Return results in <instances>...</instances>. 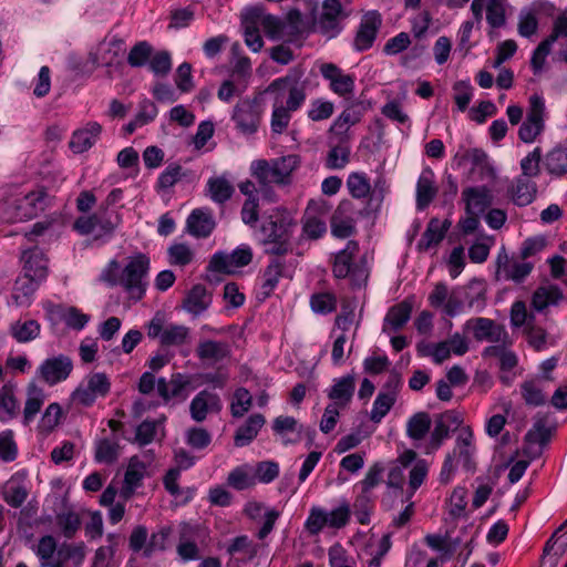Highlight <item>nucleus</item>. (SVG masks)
Segmentation results:
<instances>
[{
  "label": "nucleus",
  "mask_w": 567,
  "mask_h": 567,
  "mask_svg": "<svg viewBox=\"0 0 567 567\" xmlns=\"http://www.w3.org/2000/svg\"><path fill=\"white\" fill-rule=\"evenodd\" d=\"M303 70L292 68L285 76L275 79L267 87L268 93H275L270 130L274 135H281L288 128L292 113L299 111L306 103V85L300 83Z\"/></svg>",
  "instance_id": "1"
},
{
  "label": "nucleus",
  "mask_w": 567,
  "mask_h": 567,
  "mask_svg": "<svg viewBox=\"0 0 567 567\" xmlns=\"http://www.w3.org/2000/svg\"><path fill=\"white\" fill-rule=\"evenodd\" d=\"M148 270L150 258L142 252L130 257L128 262L122 269V287L131 299L140 301L145 296Z\"/></svg>",
  "instance_id": "2"
},
{
  "label": "nucleus",
  "mask_w": 567,
  "mask_h": 567,
  "mask_svg": "<svg viewBox=\"0 0 567 567\" xmlns=\"http://www.w3.org/2000/svg\"><path fill=\"white\" fill-rule=\"evenodd\" d=\"M370 216L369 208H359L352 200L343 199L330 218L331 234L336 238H349L357 231V220Z\"/></svg>",
  "instance_id": "3"
},
{
  "label": "nucleus",
  "mask_w": 567,
  "mask_h": 567,
  "mask_svg": "<svg viewBox=\"0 0 567 567\" xmlns=\"http://www.w3.org/2000/svg\"><path fill=\"white\" fill-rule=\"evenodd\" d=\"M53 196L42 186H38L12 203V220H29L38 217L53 204Z\"/></svg>",
  "instance_id": "4"
},
{
  "label": "nucleus",
  "mask_w": 567,
  "mask_h": 567,
  "mask_svg": "<svg viewBox=\"0 0 567 567\" xmlns=\"http://www.w3.org/2000/svg\"><path fill=\"white\" fill-rule=\"evenodd\" d=\"M118 224V215L110 212L107 208H104L103 204L96 213L90 216L78 217L74 221L73 228L80 235L85 236L95 234V238H101L103 236H111Z\"/></svg>",
  "instance_id": "5"
},
{
  "label": "nucleus",
  "mask_w": 567,
  "mask_h": 567,
  "mask_svg": "<svg viewBox=\"0 0 567 567\" xmlns=\"http://www.w3.org/2000/svg\"><path fill=\"white\" fill-rule=\"evenodd\" d=\"M264 105L259 97H245L234 106L231 120L235 127L245 135L255 134L261 123Z\"/></svg>",
  "instance_id": "6"
},
{
  "label": "nucleus",
  "mask_w": 567,
  "mask_h": 567,
  "mask_svg": "<svg viewBox=\"0 0 567 567\" xmlns=\"http://www.w3.org/2000/svg\"><path fill=\"white\" fill-rule=\"evenodd\" d=\"M110 390L111 381L105 373H90L73 391L72 400L83 406H91L97 398H105Z\"/></svg>",
  "instance_id": "7"
},
{
  "label": "nucleus",
  "mask_w": 567,
  "mask_h": 567,
  "mask_svg": "<svg viewBox=\"0 0 567 567\" xmlns=\"http://www.w3.org/2000/svg\"><path fill=\"white\" fill-rule=\"evenodd\" d=\"M296 268V260L290 258H270L260 276V293L266 299L271 296L281 278L291 279Z\"/></svg>",
  "instance_id": "8"
},
{
  "label": "nucleus",
  "mask_w": 567,
  "mask_h": 567,
  "mask_svg": "<svg viewBox=\"0 0 567 567\" xmlns=\"http://www.w3.org/2000/svg\"><path fill=\"white\" fill-rule=\"evenodd\" d=\"M346 185L352 198L363 200L361 208H369L370 215L379 210L383 195L377 196V190H372L370 179L365 173L353 172L349 174Z\"/></svg>",
  "instance_id": "9"
},
{
  "label": "nucleus",
  "mask_w": 567,
  "mask_h": 567,
  "mask_svg": "<svg viewBox=\"0 0 567 567\" xmlns=\"http://www.w3.org/2000/svg\"><path fill=\"white\" fill-rule=\"evenodd\" d=\"M534 269V265L529 261H519L509 257L503 248L496 258L495 280H511L516 284L523 282Z\"/></svg>",
  "instance_id": "10"
},
{
  "label": "nucleus",
  "mask_w": 567,
  "mask_h": 567,
  "mask_svg": "<svg viewBox=\"0 0 567 567\" xmlns=\"http://www.w3.org/2000/svg\"><path fill=\"white\" fill-rule=\"evenodd\" d=\"M545 101L542 96L533 94L529 97V107L526 121L518 130V136L524 143H533L544 131Z\"/></svg>",
  "instance_id": "11"
},
{
  "label": "nucleus",
  "mask_w": 567,
  "mask_h": 567,
  "mask_svg": "<svg viewBox=\"0 0 567 567\" xmlns=\"http://www.w3.org/2000/svg\"><path fill=\"white\" fill-rule=\"evenodd\" d=\"M463 413L458 410H447L436 414L434 417V429L431 432L430 447L439 450L452 432L463 427Z\"/></svg>",
  "instance_id": "12"
},
{
  "label": "nucleus",
  "mask_w": 567,
  "mask_h": 567,
  "mask_svg": "<svg viewBox=\"0 0 567 567\" xmlns=\"http://www.w3.org/2000/svg\"><path fill=\"white\" fill-rule=\"evenodd\" d=\"M465 327L472 329L473 338L477 342H505L507 332L504 324L485 317H476L466 321Z\"/></svg>",
  "instance_id": "13"
},
{
  "label": "nucleus",
  "mask_w": 567,
  "mask_h": 567,
  "mask_svg": "<svg viewBox=\"0 0 567 567\" xmlns=\"http://www.w3.org/2000/svg\"><path fill=\"white\" fill-rule=\"evenodd\" d=\"M381 25L382 17L378 11L372 10L364 13L353 40V49L358 52H364L372 48Z\"/></svg>",
  "instance_id": "14"
},
{
  "label": "nucleus",
  "mask_w": 567,
  "mask_h": 567,
  "mask_svg": "<svg viewBox=\"0 0 567 567\" xmlns=\"http://www.w3.org/2000/svg\"><path fill=\"white\" fill-rule=\"evenodd\" d=\"M73 370L72 360L63 354L44 360L37 370L38 377L49 385L66 380Z\"/></svg>",
  "instance_id": "15"
},
{
  "label": "nucleus",
  "mask_w": 567,
  "mask_h": 567,
  "mask_svg": "<svg viewBox=\"0 0 567 567\" xmlns=\"http://www.w3.org/2000/svg\"><path fill=\"white\" fill-rule=\"evenodd\" d=\"M45 315L52 324H56L60 321L73 330H82L90 321V316L83 313L76 307H64L62 305H55L48 302L44 306Z\"/></svg>",
  "instance_id": "16"
},
{
  "label": "nucleus",
  "mask_w": 567,
  "mask_h": 567,
  "mask_svg": "<svg viewBox=\"0 0 567 567\" xmlns=\"http://www.w3.org/2000/svg\"><path fill=\"white\" fill-rule=\"evenodd\" d=\"M348 16L349 12L342 8V0H324L317 27L322 34L334 37L341 31L340 22Z\"/></svg>",
  "instance_id": "17"
},
{
  "label": "nucleus",
  "mask_w": 567,
  "mask_h": 567,
  "mask_svg": "<svg viewBox=\"0 0 567 567\" xmlns=\"http://www.w3.org/2000/svg\"><path fill=\"white\" fill-rule=\"evenodd\" d=\"M296 226L287 213H277L261 226L264 241H290L292 228Z\"/></svg>",
  "instance_id": "18"
},
{
  "label": "nucleus",
  "mask_w": 567,
  "mask_h": 567,
  "mask_svg": "<svg viewBox=\"0 0 567 567\" xmlns=\"http://www.w3.org/2000/svg\"><path fill=\"white\" fill-rule=\"evenodd\" d=\"M476 447L474 444V434L471 426H463L456 437L455 446L452 451L454 458L457 457L462 466L468 471L474 472L476 468L475 462Z\"/></svg>",
  "instance_id": "19"
},
{
  "label": "nucleus",
  "mask_w": 567,
  "mask_h": 567,
  "mask_svg": "<svg viewBox=\"0 0 567 567\" xmlns=\"http://www.w3.org/2000/svg\"><path fill=\"white\" fill-rule=\"evenodd\" d=\"M252 176L258 183V193H261L268 202L275 200L272 184H282L275 173V167L266 159L255 161L251 164Z\"/></svg>",
  "instance_id": "20"
},
{
  "label": "nucleus",
  "mask_w": 567,
  "mask_h": 567,
  "mask_svg": "<svg viewBox=\"0 0 567 567\" xmlns=\"http://www.w3.org/2000/svg\"><path fill=\"white\" fill-rule=\"evenodd\" d=\"M321 75L329 81L330 90L339 96H347L353 93L354 75L346 74L333 63H323L320 66Z\"/></svg>",
  "instance_id": "21"
},
{
  "label": "nucleus",
  "mask_w": 567,
  "mask_h": 567,
  "mask_svg": "<svg viewBox=\"0 0 567 567\" xmlns=\"http://www.w3.org/2000/svg\"><path fill=\"white\" fill-rule=\"evenodd\" d=\"M221 409L223 403L219 395L208 390L198 392L189 404L190 416L196 422H203L208 413H218Z\"/></svg>",
  "instance_id": "22"
},
{
  "label": "nucleus",
  "mask_w": 567,
  "mask_h": 567,
  "mask_svg": "<svg viewBox=\"0 0 567 567\" xmlns=\"http://www.w3.org/2000/svg\"><path fill=\"white\" fill-rule=\"evenodd\" d=\"M186 227L192 236L207 238L215 229L216 223L208 208H196L189 214Z\"/></svg>",
  "instance_id": "23"
},
{
  "label": "nucleus",
  "mask_w": 567,
  "mask_h": 567,
  "mask_svg": "<svg viewBox=\"0 0 567 567\" xmlns=\"http://www.w3.org/2000/svg\"><path fill=\"white\" fill-rule=\"evenodd\" d=\"M102 125L97 122H89L84 127L73 132L69 143L74 153H84L89 151L100 138Z\"/></svg>",
  "instance_id": "24"
},
{
  "label": "nucleus",
  "mask_w": 567,
  "mask_h": 567,
  "mask_svg": "<svg viewBox=\"0 0 567 567\" xmlns=\"http://www.w3.org/2000/svg\"><path fill=\"white\" fill-rule=\"evenodd\" d=\"M179 543L176 547L178 556L184 560H195L199 558V549L196 544L197 527L182 523L179 525Z\"/></svg>",
  "instance_id": "25"
},
{
  "label": "nucleus",
  "mask_w": 567,
  "mask_h": 567,
  "mask_svg": "<svg viewBox=\"0 0 567 567\" xmlns=\"http://www.w3.org/2000/svg\"><path fill=\"white\" fill-rule=\"evenodd\" d=\"M23 275L32 276L44 280L48 276V265L44 254L38 247L27 249L22 252Z\"/></svg>",
  "instance_id": "26"
},
{
  "label": "nucleus",
  "mask_w": 567,
  "mask_h": 567,
  "mask_svg": "<svg viewBox=\"0 0 567 567\" xmlns=\"http://www.w3.org/2000/svg\"><path fill=\"white\" fill-rule=\"evenodd\" d=\"M359 251V244L355 240H349L344 249L334 256L332 272L338 279L347 278L354 271L353 259Z\"/></svg>",
  "instance_id": "27"
},
{
  "label": "nucleus",
  "mask_w": 567,
  "mask_h": 567,
  "mask_svg": "<svg viewBox=\"0 0 567 567\" xmlns=\"http://www.w3.org/2000/svg\"><path fill=\"white\" fill-rule=\"evenodd\" d=\"M450 227L451 221L449 219H445L443 223L439 218L430 219L426 229L417 243V249L420 251H427L432 247L437 246L444 239Z\"/></svg>",
  "instance_id": "28"
},
{
  "label": "nucleus",
  "mask_w": 567,
  "mask_h": 567,
  "mask_svg": "<svg viewBox=\"0 0 567 567\" xmlns=\"http://www.w3.org/2000/svg\"><path fill=\"white\" fill-rule=\"evenodd\" d=\"M460 288L470 309L481 312L486 307L487 285L485 280L473 278L467 285Z\"/></svg>",
  "instance_id": "29"
},
{
  "label": "nucleus",
  "mask_w": 567,
  "mask_h": 567,
  "mask_svg": "<svg viewBox=\"0 0 567 567\" xmlns=\"http://www.w3.org/2000/svg\"><path fill=\"white\" fill-rule=\"evenodd\" d=\"M212 303V295L204 285H195L183 300V308L194 315L199 316L208 309Z\"/></svg>",
  "instance_id": "30"
},
{
  "label": "nucleus",
  "mask_w": 567,
  "mask_h": 567,
  "mask_svg": "<svg viewBox=\"0 0 567 567\" xmlns=\"http://www.w3.org/2000/svg\"><path fill=\"white\" fill-rule=\"evenodd\" d=\"M413 309V302L409 299H404L403 301L392 306L384 318L383 331H386V327L393 331H398L402 329L411 318Z\"/></svg>",
  "instance_id": "31"
},
{
  "label": "nucleus",
  "mask_w": 567,
  "mask_h": 567,
  "mask_svg": "<svg viewBox=\"0 0 567 567\" xmlns=\"http://www.w3.org/2000/svg\"><path fill=\"white\" fill-rule=\"evenodd\" d=\"M546 172L553 177L567 175V146L557 145L543 158Z\"/></svg>",
  "instance_id": "32"
},
{
  "label": "nucleus",
  "mask_w": 567,
  "mask_h": 567,
  "mask_svg": "<svg viewBox=\"0 0 567 567\" xmlns=\"http://www.w3.org/2000/svg\"><path fill=\"white\" fill-rule=\"evenodd\" d=\"M266 419L260 413L251 414L244 425L239 426L234 436V443L237 447H243L252 442L264 426Z\"/></svg>",
  "instance_id": "33"
},
{
  "label": "nucleus",
  "mask_w": 567,
  "mask_h": 567,
  "mask_svg": "<svg viewBox=\"0 0 567 567\" xmlns=\"http://www.w3.org/2000/svg\"><path fill=\"white\" fill-rule=\"evenodd\" d=\"M437 189L434 185V173L431 168L422 172L416 184V206L419 209L426 208L436 196Z\"/></svg>",
  "instance_id": "34"
},
{
  "label": "nucleus",
  "mask_w": 567,
  "mask_h": 567,
  "mask_svg": "<svg viewBox=\"0 0 567 567\" xmlns=\"http://www.w3.org/2000/svg\"><path fill=\"white\" fill-rule=\"evenodd\" d=\"M355 381L353 375H344L334 380V384L328 391V398L334 401L338 406L347 405L354 393Z\"/></svg>",
  "instance_id": "35"
},
{
  "label": "nucleus",
  "mask_w": 567,
  "mask_h": 567,
  "mask_svg": "<svg viewBox=\"0 0 567 567\" xmlns=\"http://www.w3.org/2000/svg\"><path fill=\"white\" fill-rule=\"evenodd\" d=\"M45 400V393L42 388L35 383H30L27 388V401L23 409V424L29 425L40 412Z\"/></svg>",
  "instance_id": "36"
},
{
  "label": "nucleus",
  "mask_w": 567,
  "mask_h": 567,
  "mask_svg": "<svg viewBox=\"0 0 567 567\" xmlns=\"http://www.w3.org/2000/svg\"><path fill=\"white\" fill-rule=\"evenodd\" d=\"M196 354L203 361L218 362L229 355V347L223 341L205 340L198 343Z\"/></svg>",
  "instance_id": "37"
},
{
  "label": "nucleus",
  "mask_w": 567,
  "mask_h": 567,
  "mask_svg": "<svg viewBox=\"0 0 567 567\" xmlns=\"http://www.w3.org/2000/svg\"><path fill=\"white\" fill-rule=\"evenodd\" d=\"M511 193L515 205L520 207L527 206L536 197L537 185L535 182L529 181V178L518 177Z\"/></svg>",
  "instance_id": "38"
},
{
  "label": "nucleus",
  "mask_w": 567,
  "mask_h": 567,
  "mask_svg": "<svg viewBox=\"0 0 567 567\" xmlns=\"http://www.w3.org/2000/svg\"><path fill=\"white\" fill-rule=\"evenodd\" d=\"M172 533V526L165 525L159 527L157 532L148 535V543L146 548L143 550L142 557L150 559L154 556V554L158 551H165L168 548Z\"/></svg>",
  "instance_id": "39"
},
{
  "label": "nucleus",
  "mask_w": 567,
  "mask_h": 567,
  "mask_svg": "<svg viewBox=\"0 0 567 567\" xmlns=\"http://www.w3.org/2000/svg\"><path fill=\"white\" fill-rule=\"evenodd\" d=\"M19 412V404L11 384H4L0 389V421L8 422L14 419Z\"/></svg>",
  "instance_id": "40"
},
{
  "label": "nucleus",
  "mask_w": 567,
  "mask_h": 567,
  "mask_svg": "<svg viewBox=\"0 0 567 567\" xmlns=\"http://www.w3.org/2000/svg\"><path fill=\"white\" fill-rule=\"evenodd\" d=\"M468 215H480L489 206L491 202L485 190L470 187L463 192Z\"/></svg>",
  "instance_id": "41"
},
{
  "label": "nucleus",
  "mask_w": 567,
  "mask_h": 567,
  "mask_svg": "<svg viewBox=\"0 0 567 567\" xmlns=\"http://www.w3.org/2000/svg\"><path fill=\"white\" fill-rule=\"evenodd\" d=\"M208 194L213 202L224 204L235 193L234 186L225 177H212L207 182Z\"/></svg>",
  "instance_id": "42"
},
{
  "label": "nucleus",
  "mask_w": 567,
  "mask_h": 567,
  "mask_svg": "<svg viewBox=\"0 0 567 567\" xmlns=\"http://www.w3.org/2000/svg\"><path fill=\"white\" fill-rule=\"evenodd\" d=\"M120 456V444L116 439H101L95 443L94 458L97 463L113 464Z\"/></svg>",
  "instance_id": "43"
},
{
  "label": "nucleus",
  "mask_w": 567,
  "mask_h": 567,
  "mask_svg": "<svg viewBox=\"0 0 567 567\" xmlns=\"http://www.w3.org/2000/svg\"><path fill=\"white\" fill-rule=\"evenodd\" d=\"M56 526L66 539H72L81 528V518L79 514L72 509H65L55 516Z\"/></svg>",
  "instance_id": "44"
},
{
  "label": "nucleus",
  "mask_w": 567,
  "mask_h": 567,
  "mask_svg": "<svg viewBox=\"0 0 567 567\" xmlns=\"http://www.w3.org/2000/svg\"><path fill=\"white\" fill-rule=\"evenodd\" d=\"M431 429V417L426 412L412 415L406 424V433L414 441L423 440Z\"/></svg>",
  "instance_id": "45"
},
{
  "label": "nucleus",
  "mask_w": 567,
  "mask_h": 567,
  "mask_svg": "<svg viewBox=\"0 0 567 567\" xmlns=\"http://www.w3.org/2000/svg\"><path fill=\"white\" fill-rule=\"evenodd\" d=\"M563 298V293L558 287H539L533 295L532 306L537 311H543L549 305H555Z\"/></svg>",
  "instance_id": "46"
},
{
  "label": "nucleus",
  "mask_w": 567,
  "mask_h": 567,
  "mask_svg": "<svg viewBox=\"0 0 567 567\" xmlns=\"http://www.w3.org/2000/svg\"><path fill=\"white\" fill-rule=\"evenodd\" d=\"M227 484L236 491H244L256 484V477L248 466H237L228 474Z\"/></svg>",
  "instance_id": "47"
},
{
  "label": "nucleus",
  "mask_w": 567,
  "mask_h": 567,
  "mask_svg": "<svg viewBox=\"0 0 567 567\" xmlns=\"http://www.w3.org/2000/svg\"><path fill=\"white\" fill-rule=\"evenodd\" d=\"M520 393L527 405L539 406L545 404L546 396L538 380H527L520 384Z\"/></svg>",
  "instance_id": "48"
},
{
  "label": "nucleus",
  "mask_w": 567,
  "mask_h": 567,
  "mask_svg": "<svg viewBox=\"0 0 567 567\" xmlns=\"http://www.w3.org/2000/svg\"><path fill=\"white\" fill-rule=\"evenodd\" d=\"M189 337V328L182 324H167L164 329L161 344L164 347L183 346Z\"/></svg>",
  "instance_id": "49"
},
{
  "label": "nucleus",
  "mask_w": 567,
  "mask_h": 567,
  "mask_svg": "<svg viewBox=\"0 0 567 567\" xmlns=\"http://www.w3.org/2000/svg\"><path fill=\"white\" fill-rule=\"evenodd\" d=\"M10 330L18 342H29L40 334V324L35 320L18 321L11 326Z\"/></svg>",
  "instance_id": "50"
},
{
  "label": "nucleus",
  "mask_w": 567,
  "mask_h": 567,
  "mask_svg": "<svg viewBox=\"0 0 567 567\" xmlns=\"http://www.w3.org/2000/svg\"><path fill=\"white\" fill-rule=\"evenodd\" d=\"M109 49L102 54L101 61L95 56L92 61L96 64L110 66L125 52V42L121 38L113 37L109 43Z\"/></svg>",
  "instance_id": "51"
},
{
  "label": "nucleus",
  "mask_w": 567,
  "mask_h": 567,
  "mask_svg": "<svg viewBox=\"0 0 567 567\" xmlns=\"http://www.w3.org/2000/svg\"><path fill=\"white\" fill-rule=\"evenodd\" d=\"M350 162V147L347 144H338L329 151L326 166L329 169H342Z\"/></svg>",
  "instance_id": "52"
},
{
  "label": "nucleus",
  "mask_w": 567,
  "mask_h": 567,
  "mask_svg": "<svg viewBox=\"0 0 567 567\" xmlns=\"http://www.w3.org/2000/svg\"><path fill=\"white\" fill-rule=\"evenodd\" d=\"M396 398L382 391L377 395L371 411V421L379 423L394 405Z\"/></svg>",
  "instance_id": "53"
},
{
  "label": "nucleus",
  "mask_w": 567,
  "mask_h": 567,
  "mask_svg": "<svg viewBox=\"0 0 567 567\" xmlns=\"http://www.w3.org/2000/svg\"><path fill=\"white\" fill-rule=\"evenodd\" d=\"M429 465L425 460H417L409 473V488L408 499H410L415 491L423 484L427 476Z\"/></svg>",
  "instance_id": "54"
},
{
  "label": "nucleus",
  "mask_w": 567,
  "mask_h": 567,
  "mask_svg": "<svg viewBox=\"0 0 567 567\" xmlns=\"http://www.w3.org/2000/svg\"><path fill=\"white\" fill-rule=\"evenodd\" d=\"M252 404V396L246 388H238L234 393L230 404V412L234 417H241L249 411Z\"/></svg>",
  "instance_id": "55"
},
{
  "label": "nucleus",
  "mask_w": 567,
  "mask_h": 567,
  "mask_svg": "<svg viewBox=\"0 0 567 567\" xmlns=\"http://www.w3.org/2000/svg\"><path fill=\"white\" fill-rule=\"evenodd\" d=\"M245 43L252 52H259L264 47L262 38L259 33L258 24L254 19L246 18L243 22Z\"/></svg>",
  "instance_id": "56"
},
{
  "label": "nucleus",
  "mask_w": 567,
  "mask_h": 567,
  "mask_svg": "<svg viewBox=\"0 0 567 567\" xmlns=\"http://www.w3.org/2000/svg\"><path fill=\"white\" fill-rule=\"evenodd\" d=\"M152 52V45L146 41H141L131 49L127 63L133 68L143 66L151 59Z\"/></svg>",
  "instance_id": "57"
},
{
  "label": "nucleus",
  "mask_w": 567,
  "mask_h": 567,
  "mask_svg": "<svg viewBox=\"0 0 567 567\" xmlns=\"http://www.w3.org/2000/svg\"><path fill=\"white\" fill-rule=\"evenodd\" d=\"M311 309L321 315H327L336 310L337 298L330 292L315 293L310 299Z\"/></svg>",
  "instance_id": "58"
},
{
  "label": "nucleus",
  "mask_w": 567,
  "mask_h": 567,
  "mask_svg": "<svg viewBox=\"0 0 567 567\" xmlns=\"http://www.w3.org/2000/svg\"><path fill=\"white\" fill-rule=\"evenodd\" d=\"M145 472L146 465L140 461L137 456L131 457L127 470L125 472L124 483L133 487L141 486Z\"/></svg>",
  "instance_id": "59"
},
{
  "label": "nucleus",
  "mask_w": 567,
  "mask_h": 567,
  "mask_svg": "<svg viewBox=\"0 0 567 567\" xmlns=\"http://www.w3.org/2000/svg\"><path fill=\"white\" fill-rule=\"evenodd\" d=\"M411 45L410 34L406 32H400L396 35L390 38L383 49L382 52L386 56H393L400 53L405 52Z\"/></svg>",
  "instance_id": "60"
},
{
  "label": "nucleus",
  "mask_w": 567,
  "mask_h": 567,
  "mask_svg": "<svg viewBox=\"0 0 567 567\" xmlns=\"http://www.w3.org/2000/svg\"><path fill=\"white\" fill-rule=\"evenodd\" d=\"M361 114L360 112L353 109H346L333 122L331 125V131L336 134H344L349 130L351 125L360 122Z\"/></svg>",
  "instance_id": "61"
},
{
  "label": "nucleus",
  "mask_w": 567,
  "mask_h": 567,
  "mask_svg": "<svg viewBox=\"0 0 567 567\" xmlns=\"http://www.w3.org/2000/svg\"><path fill=\"white\" fill-rule=\"evenodd\" d=\"M542 161V150L536 147L520 161L522 177L530 178L539 175V163Z\"/></svg>",
  "instance_id": "62"
},
{
  "label": "nucleus",
  "mask_w": 567,
  "mask_h": 567,
  "mask_svg": "<svg viewBox=\"0 0 567 567\" xmlns=\"http://www.w3.org/2000/svg\"><path fill=\"white\" fill-rule=\"evenodd\" d=\"M299 163L297 155H288L272 161L271 164L275 167V173L284 184L290 174L299 166Z\"/></svg>",
  "instance_id": "63"
},
{
  "label": "nucleus",
  "mask_w": 567,
  "mask_h": 567,
  "mask_svg": "<svg viewBox=\"0 0 567 567\" xmlns=\"http://www.w3.org/2000/svg\"><path fill=\"white\" fill-rule=\"evenodd\" d=\"M553 547V550L566 556L561 561V567H567V527L564 528V523L555 530L550 538L546 542L545 546Z\"/></svg>",
  "instance_id": "64"
}]
</instances>
